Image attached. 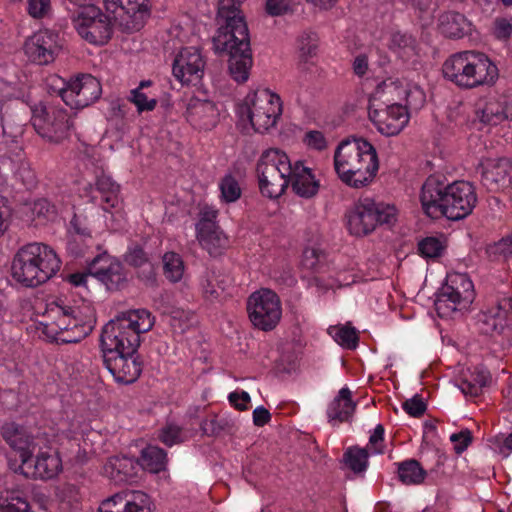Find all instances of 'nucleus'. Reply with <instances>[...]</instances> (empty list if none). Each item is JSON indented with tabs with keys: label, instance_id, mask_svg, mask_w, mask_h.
Listing matches in <instances>:
<instances>
[{
	"label": "nucleus",
	"instance_id": "obj_33",
	"mask_svg": "<svg viewBox=\"0 0 512 512\" xmlns=\"http://www.w3.org/2000/svg\"><path fill=\"white\" fill-rule=\"evenodd\" d=\"M468 27L465 16L457 12H445L438 18V30L449 38H461L467 33Z\"/></svg>",
	"mask_w": 512,
	"mask_h": 512
},
{
	"label": "nucleus",
	"instance_id": "obj_45",
	"mask_svg": "<svg viewBox=\"0 0 512 512\" xmlns=\"http://www.w3.org/2000/svg\"><path fill=\"white\" fill-rule=\"evenodd\" d=\"M502 314L503 309L498 304L491 309L482 311L478 315L480 330L486 334L495 331L500 325V318L502 317Z\"/></svg>",
	"mask_w": 512,
	"mask_h": 512
},
{
	"label": "nucleus",
	"instance_id": "obj_37",
	"mask_svg": "<svg viewBox=\"0 0 512 512\" xmlns=\"http://www.w3.org/2000/svg\"><path fill=\"white\" fill-rule=\"evenodd\" d=\"M140 464L151 473H159L166 468V452L157 446H148L141 452Z\"/></svg>",
	"mask_w": 512,
	"mask_h": 512
},
{
	"label": "nucleus",
	"instance_id": "obj_40",
	"mask_svg": "<svg viewBox=\"0 0 512 512\" xmlns=\"http://www.w3.org/2000/svg\"><path fill=\"white\" fill-rule=\"evenodd\" d=\"M163 273L166 279L172 283L182 280L185 265L182 257L176 252H166L162 257Z\"/></svg>",
	"mask_w": 512,
	"mask_h": 512
},
{
	"label": "nucleus",
	"instance_id": "obj_52",
	"mask_svg": "<svg viewBox=\"0 0 512 512\" xmlns=\"http://www.w3.org/2000/svg\"><path fill=\"white\" fill-rule=\"evenodd\" d=\"M442 243L434 237H427L419 243L420 253L427 258L438 257L442 252Z\"/></svg>",
	"mask_w": 512,
	"mask_h": 512
},
{
	"label": "nucleus",
	"instance_id": "obj_39",
	"mask_svg": "<svg viewBox=\"0 0 512 512\" xmlns=\"http://www.w3.org/2000/svg\"><path fill=\"white\" fill-rule=\"evenodd\" d=\"M398 476L406 485H417L424 481L426 472L418 461L411 459L398 464Z\"/></svg>",
	"mask_w": 512,
	"mask_h": 512
},
{
	"label": "nucleus",
	"instance_id": "obj_57",
	"mask_svg": "<svg viewBox=\"0 0 512 512\" xmlns=\"http://www.w3.org/2000/svg\"><path fill=\"white\" fill-rule=\"evenodd\" d=\"M450 441L454 445L457 454L464 452L472 442V434L470 430L464 429L450 436Z\"/></svg>",
	"mask_w": 512,
	"mask_h": 512
},
{
	"label": "nucleus",
	"instance_id": "obj_51",
	"mask_svg": "<svg viewBox=\"0 0 512 512\" xmlns=\"http://www.w3.org/2000/svg\"><path fill=\"white\" fill-rule=\"evenodd\" d=\"M493 34L497 39L506 40L512 35V17H496L493 22Z\"/></svg>",
	"mask_w": 512,
	"mask_h": 512
},
{
	"label": "nucleus",
	"instance_id": "obj_10",
	"mask_svg": "<svg viewBox=\"0 0 512 512\" xmlns=\"http://www.w3.org/2000/svg\"><path fill=\"white\" fill-rule=\"evenodd\" d=\"M291 171L292 162L284 151L277 148L263 151L256 165L261 194L270 199L282 196L289 186Z\"/></svg>",
	"mask_w": 512,
	"mask_h": 512
},
{
	"label": "nucleus",
	"instance_id": "obj_28",
	"mask_svg": "<svg viewBox=\"0 0 512 512\" xmlns=\"http://www.w3.org/2000/svg\"><path fill=\"white\" fill-rule=\"evenodd\" d=\"M405 87L398 80L391 78L377 85L369 99L368 112L380 110L392 105H403Z\"/></svg>",
	"mask_w": 512,
	"mask_h": 512
},
{
	"label": "nucleus",
	"instance_id": "obj_4",
	"mask_svg": "<svg viewBox=\"0 0 512 512\" xmlns=\"http://www.w3.org/2000/svg\"><path fill=\"white\" fill-rule=\"evenodd\" d=\"M155 318L146 309H134L120 313L102 330V354H135L140 345V335L152 329Z\"/></svg>",
	"mask_w": 512,
	"mask_h": 512
},
{
	"label": "nucleus",
	"instance_id": "obj_17",
	"mask_svg": "<svg viewBox=\"0 0 512 512\" xmlns=\"http://www.w3.org/2000/svg\"><path fill=\"white\" fill-rule=\"evenodd\" d=\"M1 435L9 447L19 455L20 465H27L33 453L42 449L46 439L39 434L32 435L25 427L16 423L3 425Z\"/></svg>",
	"mask_w": 512,
	"mask_h": 512
},
{
	"label": "nucleus",
	"instance_id": "obj_61",
	"mask_svg": "<svg viewBox=\"0 0 512 512\" xmlns=\"http://www.w3.org/2000/svg\"><path fill=\"white\" fill-rule=\"evenodd\" d=\"M290 4V0H266L265 11L271 16H280L289 10Z\"/></svg>",
	"mask_w": 512,
	"mask_h": 512
},
{
	"label": "nucleus",
	"instance_id": "obj_58",
	"mask_svg": "<svg viewBox=\"0 0 512 512\" xmlns=\"http://www.w3.org/2000/svg\"><path fill=\"white\" fill-rule=\"evenodd\" d=\"M29 504L23 497H11L0 505V512H28Z\"/></svg>",
	"mask_w": 512,
	"mask_h": 512
},
{
	"label": "nucleus",
	"instance_id": "obj_20",
	"mask_svg": "<svg viewBox=\"0 0 512 512\" xmlns=\"http://www.w3.org/2000/svg\"><path fill=\"white\" fill-rule=\"evenodd\" d=\"M205 61L195 47L183 48L173 64V74L184 84H196L204 74Z\"/></svg>",
	"mask_w": 512,
	"mask_h": 512
},
{
	"label": "nucleus",
	"instance_id": "obj_43",
	"mask_svg": "<svg viewBox=\"0 0 512 512\" xmlns=\"http://www.w3.org/2000/svg\"><path fill=\"white\" fill-rule=\"evenodd\" d=\"M192 435V432L184 430L176 424H167L160 430L159 439L165 445L173 446L187 441Z\"/></svg>",
	"mask_w": 512,
	"mask_h": 512
},
{
	"label": "nucleus",
	"instance_id": "obj_3",
	"mask_svg": "<svg viewBox=\"0 0 512 512\" xmlns=\"http://www.w3.org/2000/svg\"><path fill=\"white\" fill-rule=\"evenodd\" d=\"M41 324L46 333L63 343H77L88 336L96 323L95 311L88 302L70 306L63 301L47 304Z\"/></svg>",
	"mask_w": 512,
	"mask_h": 512
},
{
	"label": "nucleus",
	"instance_id": "obj_16",
	"mask_svg": "<svg viewBox=\"0 0 512 512\" xmlns=\"http://www.w3.org/2000/svg\"><path fill=\"white\" fill-rule=\"evenodd\" d=\"M82 6L93 0H69ZM105 7L117 13L120 25L129 32L140 30L150 15V0H103Z\"/></svg>",
	"mask_w": 512,
	"mask_h": 512
},
{
	"label": "nucleus",
	"instance_id": "obj_19",
	"mask_svg": "<svg viewBox=\"0 0 512 512\" xmlns=\"http://www.w3.org/2000/svg\"><path fill=\"white\" fill-rule=\"evenodd\" d=\"M59 49L58 35L47 29L35 32L24 46L27 57L39 65L53 62Z\"/></svg>",
	"mask_w": 512,
	"mask_h": 512
},
{
	"label": "nucleus",
	"instance_id": "obj_47",
	"mask_svg": "<svg viewBox=\"0 0 512 512\" xmlns=\"http://www.w3.org/2000/svg\"><path fill=\"white\" fill-rule=\"evenodd\" d=\"M488 374L485 371H479L473 376V379L468 381L464 380L459 388L466 396L475 397L481 392L482 387L487 384Z\"/></svg>",
	"mask_w": 512,
	"mask_h": 512
},
{
	"label": "nucleus",
	"instance_id": "obj_30",
	"mask_svg": "<svg viewBox=\"0 0 512 512\" xmlns=\"http://www.w3.org/2000/svg\"><path fill=\"white\" fill-rule=\"evenodd\" d=\"M98 192L101 196L103 204V210L108 211L110 208H114L118 205L119 198V186L109 177L102 175L96 180V187L88 184L83 189V196L88 197L89 201L96 202L97 196L94 192Z\"/></svg>",
	"mask_w": 512,
	"mask_h": 512
},
{
	"label": "nucleus",
	"instance_id": "obj_1",
	"mask_svg": "<svg viewBox=\"0 0 512 512\" xmlns=\"http://www.w3.org/2000/svg\"><path fill=\"white\" fill-rule=\"evenodd\" d=\"M420 202L431 218L446 217L457 221L470 215L477 203L475 187L468 181L445 184L437 176H429L422 185Z\"/></svg>",
	"mask_w": 512,
	"mask_h": 512
},
{
	"label": "nucleus",
	"instance_id": "obj_15",
	"mask_svg": "<svg viewBox=\"0 0 512 512\" xmlns=\"http://www.w3.org/2000/svg\"><path fill=\"white\" fill-rule=\"evenodd\" d=\"M73 25L79 36L93 45L106 44L112 35L110 18L94 5L84 7L74 17Z\"/></svg>",
	"mask_w": 512,
	"mask_h": 512
},
{
	"label": "nucleus",
	"instance_id": "obj_21",
	"mask_svg": "<svg viewBox=\"0 0 512 512\" xmlns=\"http://www.w3.org/2000/svg\"><path fill=\"white\" fill-rule=\"evenodd\" d=\"M368 114L378 132L385 136L398 135L409 122V113L404 105H392Z\"/></svg>",
	"mask_w": 512,
	"mask_h": 512
},
{
	"label": "nucleus",
	"instance_id": "obj_49",
	"mask_svg": "<svg viewBox=\"0 0 512 512\" xmlns=\"http://www.w3.org/2000/svg\"><path fill=\"white\" fill-rule=\"evenodd\" d=\"M129 99L135 104L139 112L152 111L157 104V100L155 98L149 97L140 89H133Z\"/></svg>",
	"mask_w": 512,
	"mask_h": 512
},
{
	"label": "nucleus",
	"instance_id": "obj_23",
	"mask_svg": "<svg viewBox=\"0 0 512 512\" xmlns=\"http://www.w3.org/2000/svg\"><path fill=\"white\" fill-rule=\"evenodd\" d=\"M478 169L481 182L489 191H499L511 182L512 162L507 158H486L480 162Z\"/></svg>",
	"mask_w": 512,
	"mask_h": 512
},
{
	"label": "nucleus",
	"instance_id": "obj_34",
	"mask_svg": "<svg viewBox=\"0 0 512 512\" xmlns=\"http://www.w3.org/2000/svg\"><path fill=\"white\" fill-rule=\"evenodd\" d=\"M196 238L203 249L210 255L217 256L227 247V238L219 226L196 231Z\"/></svg>",
	"mask_w": 512,
	"mask_h": 512
},
{
	"label": "nucleus",
	"instance_id": "obj_41",
	"mask_svg": "<svg viewBox=\"0 0 512 512\" xmlns=\"http://www.w3.org/2000/svg\"><path fill=\"white\" fill-rule=\"evenodd\" d=\"M369 452L366 448L350 447L344 453V462L355 474H362L368 467Z\"/></svg>",
	"mask_w": 512,
	"mask_h": 512
},
{
	"label": "nucleus",
	"instance_id": "obj_56",
	"mask_svg": "<svg viewBox=\"0 0 512 512\" xmlns=\"http://www.w3.org/2000/svg\"><path fill=\"white\" fill-rule=\"evenodd\" d=\"M384 428L377 425L369 437L368 447L372 454H382L384 452Z\"/></svg>",
	"mask_w": 512,
	"mask_h": 512
},
{
	"label": "nucleus",
	"instance_id": "obj_60",
	"mask_svg": "<svg viewBox=\"0 0 512 512\" xmlns=\"http://www.w3.org/2000/svg\"><path fill=\"white\" fill-rule=\"evenodd\" d=\"M402 407L410 416L413 417L421 416L426 410V405L419 396H414L411 399L406 400Z\"/></svg>",
	"mask_w": 512,
	"mask_h": 512
},
{
	"label": "nucleus",
	"instance_id": "obj_14",
	"mask_svg": "<svg viewBox=\"0 0 512 512\" xmlns=\"http://www.w3.org/2000/svg\"><path fill=\"white\" fill-rule=\"evenodd\" d=\"M247 312L254 327L262 331L273 330L282 316L280 298L270 289L257 290L248 298Z\"/></svg>",
	"mask_w": 512,
	"mask_h": 512
},
{
	"label": "nucleus",
	"instance_id": "obj_63",
	"mask_svg": "<svg viewBox=\"0 0 512 512\" xmlns=\"http://www.w3.org/2000/svg\"><path fill=\"white\" fill-rule=\"evenodd\" d=\"M11 218V210L7 203V200L0 197V237L4 235L9 227Z\"/></svg>",
	"mask_w": 512,
	"mask_h": 512
},
{
	"label": "nucleus",
	"instance_id": "obj_26",
	"mask_svg": "<svg viewBox=\"0 0 512 512\" xmlns=\"http://www.w3.org/2000/svg\"><path fill=\"white\" fill-rule=\"evenodd\" d=\"M219 117L218 106L210 100L193 97L187 104L186 119L196 129H213L218 124Z\"/></svg>",
	"mask_w": 512,
	"mask_h": 512
},
{
	"label": "nucleus",
	"instance_id": "obj_50",
	"mask_svg": "<svg viewBox=\"0 0 512 512\" xmlns=\"http://www.w3.org/2000/svg\"><path fill=\"white\" fill-rule=\"evenodd\" d=\"M303 143L309 149L322 151L328 146L327 139L323 132L318 130H309L303 137Z\"/></svg>",
	"mask_w": 512,
	"mask_h": 512
},
{
	"label": "nucleus",
	"instance_id": "obj_6",
	"mask_svg": "<svg viewBox=\"0 0 512 512\" xmlns=\"http://www.w3.org/2000/svg\"><path fill=\"white\" fill-rule=\"evenodd\" d=\"M443 75L458 87L471 89L493 84L498 78V68L483 53L463 51L444 62Z\"/></svg>",
	"mask_w": 512,
	"mask_h": 512
},
{
	"label": "nucleus",
	"instance_id": "obj_8",
	"mask_svg": "<svg viewBox=\"0 0 512 512\" xmlns=\"http://www.w3.org/2000/svg\"><path fill=\"white\" fill-rule=\"evenodd\" d=\"M282 114V101L269 89H257L246 95L238 105L240 122L249 124L256 132L264 133L275 127Z\"/></svg>",
	"mask_w": 512,
	"mask_h": 512
},
{
	"label": "nucleus",
	"instance_id": "obj_22",
	"mask_svg": "<svg viewBox=\"0 0 512 512\" xmlns=\"http://www.w3.org/2000/svg\"><path fill=\"white\" fill-rule=\"evenodd\" d=\"M102 356L105 367L118 383L131 384L141 374L142 364L135 354L112 353Z\"/></svg>",
	"mask_w": 512,
	"mask_h": 512
},
{
	"label": "nucleus",
	"instance_id": "obj_2",
	"mask_svg": "<svg viewBox=\"0 0 512 512\" xmlns=\"http://www.w3.org/2000/svg\"><path fill=\"white\" fill-rule=\"evenodd\" d=\"M333 160L338 178L355 189L369 185L379 168L376 149L363 138L341 141L334 151Z\"/></svg>",
	"mask_w": 512,
	"mask_h": 512
},
{
	"label": "nucleus",
	"instance_id": "obj_38",
	"mask_svg": "<svg viewBox=\"0 0 512 512\" xmlns=\"http://www.w3.org/2000/svg\"><path fill=\"white\" fill-rule=\"evenodd\" d=\"M125 261L134 267L143 268V275L141 276L145 283L153 284L155 281V273L151 263L144 250L139 246H133L128 249L125 254Z\"/></svg>",
	"mask_w": 512,
	"mask_h": 512
},
{
	"label": "nucleus",
	"instance_id": "obj_13",
	"mask_svg": "<svg viewBox=\"0 0 512 512\" xmlns=\"http://www.w3.org/2000/svg\"><path fill=\"white\" fill-rule=\"evenodd\" d=\"M31 121L37 133L53 143L67 138L73 126L67 111L52 103L35 105Z\"/></svg>",
	"mask_w": 512,
	"mask_h": 512
},
{
	"label": "nucleus",
	"instance_id": "obj_27",
	"mask_svg": "<svg viewBox=\"0 0 512 512\" xmlns=\"http://www.w3.org/2000/svg\"><path fill=\"white\" fill-rule=\"evenodd\" d=\"M234 279L223 271L207 270L201 277L200 288L204 298L210 302L222 301L231 294Z\"/></svg>",
	"mask_w": 512,
	"mask_h": 512
},
{
	"label": "nucleus",
	"instance_id": "obj_32",
	"mask_svg": "<svg viewBox=\"0 0 512 512\" xmlns=\"http://www.w3.org/2000/svg\"><path fill=\"white\" fill-rule=\"evenodd\" d=\"M351 395L349 388L343 387L340 389L327 409V416L331 422H344L351 418L356 407Z\"/></svg>",
	"mask_w": 512,
	"mask_h": 512
},
{
	"label": "nucleus",
	"instance_id": "obj_18",
	"mask_svg": "<svg viewBox=\"0 0 512 512\" xmlns=\"http://www.w3.org/2000/svg\"><path fill=\"white\" fill-rule=\"evenodd\" d=\"M45 440L41 450H36L35 459L32 458L27 465H18L14 468L15 472H19L26 477L39 479H52L62 471V460L58 453L51 447L47 446ZM13 469V467L11 466Z\"/></svg>",
	"mask_w": 512,
	"mask_h": 512
},
{
	"label": "nucleus",
	"instance_id": "obj_11",
	"mask_svg": "<svg viewBox=\"0 0 512 512\" xmlns=\"http://www.w3.org/2000/svg\"><path fill=\"white\" fill-rule=\"evenodd\" d=\"M474 286L467 274L451 273L435 300L440 317H451L455 312L465 310L473 302Z\"/></svg>",
	"mask_w": 512,
	"mask_h": 512
},
{
	"label": "nucleus",
	"instance_id": "obj_35",
	"mask_svg": "<svg viewBox=\"0 0 512 512\" xmlns=\"http://www.w3.org/2000/svg\"><path fill=\"white\" fill-rule=\"evenodd\" d=\"M477 119L484 125L494 126L506 120L503 102L498 98H489L479 102L476 108Z\"/></svg>",
	"mask_w": 512,
	"mask_h": 512
},
{
	"label": "nucleus",
	"instance_id": "obj_25",
	"mask_svg": "<svg viewBox=\"0 0 512 512\" xmlns=\"http://www.w3.org/2000/svg\"><path fill=\"white\" fill-rule=\"evenodd\" d=\"M90 274L109 290L117 289L126 280L122 264L106 253L97 255L91 261Z\"/></svg>",
	"mask_w": 512,
	"mask_h": 512
},
{
	"label": "nucleus",
	"instance_id": "obj_46",
	"mask_svg": "<svg viewBox=\"0 0 512 512\" xmlns=\"http://www.w3.org/2000/svg\"><path fill=\"white\" fill-rule=\"evenodd\" d=\"M219 188L221 191V199L226 203L237 201L241 197V188L234 176L231 174L225 175L220 183Z\"/></svg>",
	"mask_w": 512,
	"mask_h": 512
},
{
	"label": "nucleus",
	"instance_id": "obj_12",
	"mask_svg": "<svg viewBox=\"0 0 512 512\" xmlns=\"http://www.w3.org/2000/svg\"><path fill=\"white\" fill-rule=\"evenodd\" d=\"M49 81L63 102L72 109H82L91 105L102 93L99 80L89 74L76 77L67 83L58 76H51Z\"/></svg>",
	"mask_w": 512,
	"mask_h": 512
},
{
	"label": "nucleus",
	"instance_id": "obj_36",
	"mask_svg": "<svg viewBox=\"0 0 512 512\" xmlns=\"http://www.w3.org/2000/svg\"><path fill=\"white\" fill-rule=\"evenodd\" d=\"M228 56V67L232 78L239 83L247 81L252 66L251 49L249 48L248 51H238Z\"/></svg>",
	"mask_w": 512,
	"mask_h": 512
},
{
	"label": "nucleus",
	"instance_id": "obj_5",
	"mask_svg": "<svg viewBox=\"0 0 512 512\" xmlns=\"http://www.w3.org/2000/svg\"><path fill=\"white\" fill-rule=\"evenodd\" d=\"M61 260L48 245L33 242L21 247L12 262V277L27 287L47 282L60 270Z\"/></svg>",
	"mask_w": 512,
	"mask_h": 512
},
{
	"label": "nucleus",
	"instance_id": "obj_31",
	"mask_svg": "<svg viewBox=\"0 0 512 512\" xmlns=\"http://www.w3.org/2000/svg\"><path fill=\"white\" fill-rule=\"evenodd\" d=\"M136 466L137 463L129 457L114 456L104 464L103 473L115 483L120 484L134 477Z\"/></svg>",
	"mask_w": 512,
	"mask_h": 512
},
{
	"label": "nucleus",
	"instance_id": "obj_53",
	"mask_svg": "<svg viewBox=\"0 0 512 512\" xmlns=\"http://www.w3.org/2000/svg\"><path fill=\"white\" fill-rule=\"evenodd\" d=\"M217 214V210H215L213 207L203 206L199 213L200 218L196 224V231L216 226Z\"/></svg>",
	"mask_w": 512,
	"mask_h": 512
},
{
	"label": "nucleus",
	"instance_id": "obj_7",
	"mask_svg": "<svg viewBox=\"0 0 512 512\" xmlns=\"http://www.w3.org/2000/svg\"><path fill=\"white\" fill-rule=\"evenodd\" d=\"M217 22L219 28L213 37V47L217 53L230 55L248 51V27L238 3L234 0H219Z\"/></svg>",
	"mask_w": 512,
	"mask_h": 512
},
{
	"label": "nucleus",
	"instance_id": "obj_59",
	"mask_svg": "<svg viewBox=\"0 0 512 512\" xmlns=\"http://www.w3.org/2000/svg\"><path fill=\"white\" fill-rule=\"evenodd\" d=\"M50 9V0H28V13L34 18H42L46 16Z\"/></svg>",
	"mask_w": 512,
	"mask_h": 512
},
{
	"label": "nucleus",
	"instance_id": "obj_62",
	"mask_svg": "<svg viewBox=\"0 0 512 512\" xmlns=\"http://www.w3.org/2000/svg\"><path fill=\"white\" fill-rule=\"evenodd\" d=\"M317 48V37L315 34H305L299 40V49L305 56H312Z\"/></svg>",
	"mask_w": 512,
	"mask_h": 512
},
{
	"label": "nucleus",
	"instance_id": "obj_54",
	"mask_svg": "<svg viewBox=\"0 0 512 512\" xmlns=\"http://www.w3.org/2000/svg\"><path fill=\"white\" fill-rule=\"evenodd\" d=\"M323 252L316 247H308L303 252L302 264L308 269H316L323 261Z\"/></svg>",
	"mask_w": 512,
	"mask_h": 512
},
{
	"label": "nucleus",
	"instance_id": "obj_9",
	"mask_svg": "<svg viewBox=\"0 0 512 512\" xmlns=\"http://www.w3.org/2000/svg\"><path fill=\"white\" fill-rule=\"evenodd\" d=\"M397 215L394 205L377 203L369 197L360 198L345 213L346 227L351 235L364 237L379 225H393Z\"/></svg>",
	"mask_w": 512,
	"mask_h": 512
},
{
	"label": "nucleus",
	"instance_id": "obj_44",
	"mask_svg": "<svg viewBox=\"0 0 512 512\" xmlns=\"http://www.w3.org/2000/svg\"><path fill=\"white\" fill-rule=\"evenodd\" d=\"M32 220L36 224H43L56 217V208L47 199H38L30 207Z\"/></svg>",
	"mask_w": 512,
	"mask_h": 512
},
{
	"label": "nucleus",
	"instance_id": "obj_24",
	"mask_svg": "<svg viewBox=\"0 0 512 512\" xmlns=\"http://www.w3.org/2000/svg\"><path fill=\"white\" fill-rule=\"evenodd\" d=\"M98 512H151V500L142 491H123L103 501Z\"/></svg>",
	"mask_w": 512,
	"mask_h": 512
},
{
	"label": "nucleus",
	"instance_id": "obj_42",
	"mask_svg": "<svg viewBox=\"0 0 512 512\" xmlns=\"http://www.w3.org/2000/svg\"><path fill=\"white\" fill-rule=\"evenodd\" d=\"M329 335L342 347L354 349L358 343V335L354 327L336 325L328 328Z\"/></svg>",
	"mask_w": 512,
	"mask_h": 512
},
{
	"label": "nucleus",
	"instance_id": "obj_55",
	"mask_svg": "<svg viewBox=\"0 0 512 512\" xmlns=\"http://www.w3.org/2000/svg\"><path fill=\"white\" fill-rule=\"evenodd\" d=\"M70 233L74 237V241L81 240L83 242H91V235L87 227H85L81 219L74 215L70 221Z\"/></svg>",
	"mask_w": 512,
	"mask_h": 512
},
{
	"label": "nucleus",
	"instance_id": "obj_64",
	"mask_svg": "<svg viewBox=\"0 0 512 512\" xmlns=\"http://www.w3.org/2000/svg\"><path fill=\"white\" fill-rule=\"evenodd\" d=\"M230 403L239 410H246L250 402V395L245 392H232L229 394Z\"/></svg>",
	"mask_w": 512,
	"mask_h": 512
},
{
	"label": "nucleus",
	"instance_id": "obj_29",
	"mask_svg": "<svg viewBox=\"0 0 512 512\" xmlns=\"http://www.w3.org/2000/svg\"><path fill=\"white\" fill-rule=\"evenodd\" d=\"M289 185L292 191L299 197L312 198L319 190L320 184L312 172L302 161L292 163V171L289 175Z\"/></svg>",
	"mask_w": 512,
	"mask_h": 512
},
{
	"label": "nucleus",
	"instance_id": "obj_48",
	"mask_svg": "<svg viewBox=\"0 0 512 512\" xmlns=\"http://www.w3.org/2000/svg\"><path fill=\"white\" fill-rule=\"evenodd\" d=\"M404 99L406 100L405 107L412 110L420 109L426 100L424 91L417 85H411L405 88Z\"/></svg>",
	"mask_w": 512,
	"mask_h": 512
}]
</instances>
